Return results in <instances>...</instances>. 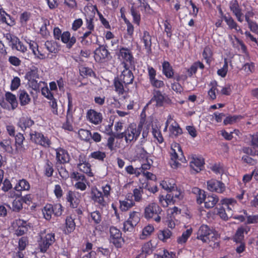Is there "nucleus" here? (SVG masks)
I'll list each match as a JSON object with an SVG mask.
<instances>
[{
  "instance_id": "obj_11",
  "label": "nucleus",
  "mask_w": 258,
  "mask_h": 258,
  "mask_svg": "<svg viewBox=\"0 0 258 258\" xmlns=\"http://www.w3.org/2000/svg\"><path fill=\"white\" fill-rule=\"evenodd\" d=\"M229 7L231 12H232L233 14L236 17L237 21L241 23L243 21L242 18L243 13L238 2L237 0L231 1L229 4Z\"/></svg>"
},
{
  "instance_id": "obj_55",
  "label": "nucleus",
  "mask_w": 258,
  "mask_h": 258,
  "mask_svg": "<svg viewBox=\"0 0 258 258\" xmlns=\"http://www.w3.org/2000/svg\"><path fill=\"white\" fill-rule=\"evenodd\" d=\"M89 157L99 161H103L106 157V154L104 152L97 151L91 153L89 155Z\"/></svg>"
},
{
  "instance_id": "obj_61",
  "label": "nucleus",
  "mask_w": 258,
  "mask_h": 258,
  "mask_svg": "<svg viewBox=\"0 0 258 258\" xmlns=\"http://www.w3.org/2000/svg\"><path fill=\"white\" fill-rule=\"evenodd\" d=\"M159 202L164 207H167L169 205L174 204L171 200L168 198L167 194L166 197H164L163 196H160Z\"/></svg>"
},
{
  "instance_id": "obj_35",
  "label": "nucleus",
  "mask_w": 258,
  "mask_h": 258,
  "mask_svg": "<svg viewBox=\"0 0 258 258\" xmlns=\"http://www.w3.org/2000/svg\"><path fill=\"white\" fill-rule=\"evenodd\" d=\"M5 98L6 100L11 104L13 110L18 106V102L15 95L10 92H7L5 94Z\"/></svg>"
},
{
  "instance_id": "obj_60",
  "label": "nucleus",
  "mask_w": 258,
  "mask_h": 258,
  "mask_svg": "<svg viewBox=\"0 0 258 258\" xmlns=\"http://www.w3.org/2000/svg\"><path fill=\"white\" fill-rule=\"evenodd\" d=\"M131 13L133 17L134 22L139 25L141 20V16L139 12L136 10V7H131Z\"/></svg>"
},
{
  "instance_id": "obj_33",
  "label": "nucleus",
  "mask_w": 258,
  "mask_h": 258,
  "mask_svg": "<svg viewBox=\"0 0 258 258\" xmlns=\"http://www.w3.org/2000/svg\"><path fill=\"white\" fill-rule=\"evenodd\" d=\"M244 232H246V233L247 232L244 228L242 227H239L233 237L234 241L237 243L243 241Z\"/></svg>"
},
{
  "instance_id": "obj_36",
  "label": "nucleus",
  "mask_w": 258,
  "mask_h": 258,
  "mask_svg": "<svg viewBox=\"0 0 258 258\" xmlns=\"http://www.w3.org/2000/svg\"><path fill=\"white\" fill-rule=\"evenodd\" d=\"M77 167L81 171L86 173L89 176H93L94 175L91 169V165L88 162L81 165H77Z\"/></svg>"
},
{
  "instance_id": "obj_57",
  "label": "nucleus",
  "mask_w": 258,
  "mask_h": 258,
  "mask_svg": "<svg viewBox=\"0 0 258 258\" xmlns=\"http://www.w3.org/2000/svg\"><path fill=\"white\" fill-rule=\"evenodd\" d=\"M152 134L154 138L157 140L159 144H161L163 142V137L161 134V131L158 127L152 128Z\"/></svg>"
},
{
  "instance_id": "obj_4",
  "label": "nucleus",
  "mask_w": 258,
  "mask_h": 258,
  "mask_svg": "<svg viewBox=\"0 0 258 258\" xmlns=\"http://www.w3.org/2000/svg\"><path fill=\"white\" fill-rule=\"evenodd\" d=\"M161 211V209L157 204L151 203L145 209V217L146 219H153L155 221L159 223L161 221L159 214Z\"/></svg>"
},
{
  "instance_id": "obj_63",
  "label": "nucleus",
  "mask_w": 258,
  "mask_h": 258,
  "mask_svg": "<svg viewBox=\"0 0 258 258\" xmlns=\"http://www.w3.org/2000/svg\"><path fill=\"white\" fill-rule=\"evenodd\" d=\"M228 71V62L227 59H225L224 64L223 67L219 69L217 71V74L219 76L224 78L226 76Z\"/></svg>"
},
{
  "instance_id": "obj_27",
  "label": "nucleus",
  "mask_w": 258,
  "mask_h": 258,
  "mask_svg": "<svg viewBox=\"0 0 258 258\" xmlns=\"http://www.w3.org/2000/svg\"><path fill=\"white\" fill-rule=\"evenodd\" d=\"M191 191L196 196L197 203L199 204L203 203L206 197L205 191L198 187H195L192 188Z\"/></svg>"
},
{
  "instance_id": "obj_30",
  "label": "nucleus",
  "mask_w": 258,
  "mask_h": 258,
  "mask_svg": "<svg viewBox=\"0 0 258 258\" xmlns=\"http://www.w3.org/2000/svg\"><path fill=\"white\" fill-rule=\"evenodd\" d=\"M167 195L168 198L171 199L173 203L182 198L181 191L177 189L176 186L173 188V189H171Z\"/></svg>"
},
{
  "instance_id": "obj_13",
  "label": "nucleus",
  "mask_w": 258,
  "mask_h": 258,
  "mask_svg": "<svg viewBox=\"0 0 258 258\" xmlns=\"http://www.w3.org/2000/svg\"><path fill=\"white\" fill-rule=\"evenodd\" d=\"M207 188L211 191L223 193L225 190V186L221 181L211 179L207 181Z\"/></svg>"
},
{
  "instance_id": "obj_44",
  "label": "nucleus",
  "mask_w": 258,
  "mask_h": 258,
  "mask_svg": "<svg viewBox=\"0 0 258 258\" xmlns=\"http://www.w3.org/2000/svg\"><path fill=\"white\" fill-rule=\"evenodd\" d=\"M67 231L68 233L72 232L75 229L76 224L72 217H67L66 220Z\"/></svg>"
},
{
  "instance_id": "obj_10",
  "label": "nucleus",
  "mask_w": 258,
  "mask_h": 258,
  "mask_svg": "<svg viewBox=\"0 0 258 258\" xmlns=\"http://www.w3.org/2000/svg\"><path fill=\"white\" fill-rule=\"evenodd\" d=\"M251 147H244L242 149L243 152L251 156H258V134L250 135Z\"/></svg>"
},
{
  "instance_id": "obj_18",
  "label": "nucleus",
  "mask_w": 258,
  "mask_h": 258,
  "mask_svg": "<svg viewBox=\"0 0 258 258\" xmlns=\"http://www.w3.org/2000/svg\"><path fill=\"white\" fill-rule=\"evenodd\" d=\"M204 163L203 157L194 156H192L190 161V166L196 172H199L202 170Z\"/></svg>"
},
{
  "instance_id": "obj_39",
  "label": "nucleus",
  "mask_w": 258,
  "mask_h": 258,
  "mask_svg": "<svg viewBox=\"0 0 258 258\" xmlns=\"http://www.w3.org/2000/svg\"><path fill=\"white\" fill-rule=\"evenodd\" d=\"M54 171L53 163L48 160L45 161L44 165V172L45 175L49 177L52 176Z\"/></svg>"
},
{
  "instance_id": "obj_38",
  "label": "nucleus",
  "mask_w": 258,
  "mask_h": 258,
  "mask_svg": "<svg viewBox=\"0 0 258 258\" xmlns=\"http://www.w3.org/2000/svg\"><path fill=\"white\" fill-rule=\"evenodd\" d=\"M127 220L128 222L132 223L136 226L140 221V213L134 211L131 212Z\"/></svg>"
},
{
  "instance_id": "obj_8",
  "label": "nucleus",
  "mask_w": 258,
  "mask_h": 258,
  "mask_svg": "<svg viewBox=\"0 0 258 258\" xmlns=\"http://www.w3.org/2000/svg\"><path fill=\"white\" fill-rule=\"evenodd\" d=\"M109 240L117 247H121L123 242L121 232L115 227L111 226L110 228Z\"/></svg>"
},
{
  "instance_id": "obj_32",
  "label": "nucleus",
  "mask_w": 258,
  "mask_h": 258,
  "mask_svg": "<svg viewBox=\"0 0 258 258\" xmlns=\"http://www.w3.org/2000/svg\"><path fill=\"white\" fill-rule=\"evenodd\" d=\"M154 231V227L151 224H148L144 227L142 233L140 235L141 239H145L149 237Z\"/></svg>"
},
{
  "instance_id": "obj_31",
  "label": "nucleus",
  "mask_w": 258,
  "mask_h": 258,
  "mask_svg": "<svg viewBox=\"0 0 258 258\" xmlns=\"http://www.w3.org/2000/svg\"><path fill=\"white\" fill-rule=\"evenodd\" d=\"M30 188V185L29 183L24 179L20 180L14 187V189L18 191L29 190Z\"/></svg>"
},
{
  "instance_id": "obj_7",
  "label": "nucleus",
  "mask_w": 258,
  "mask_h": 258,
  "mask_svg": "<svg viewBox=\"0 0 258 258\" xmlns=\"http://www.w3.org/2000/svg\"><path fill=\"white\" fill-rule=\"evenodd\" d=\"M55 241V235L54 233H48L45 236L42 235L41 239L38 241L39 248L41 252H45L49 247Z\"/></svg>"
},
{
  "instance_id": "obj_56",
  "label": "nucleus",
  "mask_w": 258,
  "mask_h": 258,
  "mask_svg": "<svg viewBox=\"0 0 258 258\" xmlns=\"http://www.w3.org/2000/svg\"><path fill=\"white\" fill-rule=\"evenodd\" d=\"M247 4L245 3L243 4V6L245 7L246 13L244 15L245 19L246 22H249L251 21V18H252L254 15V13L253 11V9L251 7L249 6L248 7H246Z\"/></svg>"
},
{
  "instance_id": "obj_15",
  "label": "nucleus",
  "mask_w": 258,
  "mask_h": 258,
  "mask_svg": "<svg viewBox=\"0 0 258 258\" xmlns=\"http://www.w3.org/2000/svg\"><path fill=\"white\" fill-rule=\"evenodd\" d=\"M119 58L123 60L124 64L129 63L132 65L134 63V58L131 49L126 47H121L119 49L118 55Z\"/></svg>"
},
{
  "instance_id": "obj_29",
  "label": "nucleus",
  "mask_w": 258,
  "mask_h": 258,
  "mask_svg": "<svg viewBox=\"0 0 258 258\" xmlns=\"http://www.w3.org/2000/svg\"><path fill=\"white\" fill-rule=\"evenodd\" d=\"M141 40L144 43L147 52L150 51L152 45L151 36L148 31H144L143 35L141 37Z\"/></svg>"
},
{
  "instance_id": "obj_16",
  "label": "nucleus",
  "mask_w": 258,
  "mask_h": 258,
  "mask_svg": "<svg viewBox=\"0 0 258 258\" xmlns=\"http://www.w3.org/2000/svg\"><path fill=\"white\" fill-rule=\"evenodd\" d=\"M127 64H124L125 69L122 72L119 77L121 80L124 85L132 84L134 79V76L132 71L127 68Z\"/></svg>"
},
{
  "instance_id": "obj_50",
  "label": "nucleus",
  "mask_w": 258,
  "mask_h": 258,
  "mask_svg": "<svg viewBox=\"0 0 258 258\" xmlns=\"http://www.w3.org/2000/svg\"><path fill=\"white\" fill-rule=\"evenodd\" d=\"M27 80L28 81V84L29 86L36 91H39L41 83L45 84V83L42 81L38 82V81L36 80V79H29Z\"/></svg>"
},
{
  "instance_id": "obj_49",
  "label": "nucleus",
  "mask_w": 258,
  "mask_h": 258,
  "mask_svg": "<svg viewBox=\"0 0 258 258\" xmlns=\"http://www.w3.org/2000/svg\"><path fill=\"white\" fill-rule=\"evenodd\" d=\"M143 189L142 187L136 188L133 190V195L134 198V202H140L142 201V194Z\"/></svg>"
},
{
  "instance_id": "obj_12",
  "label": "nucleus",
  "mask_w": 258,
  "mask_h": 258,
  "mask_svg": "<svg viewBox=\"0 0 258 258\" xmlns=\"http://www.w3.org/2000/svg\"><path fill=\"white\" fill-rule=\"evenodd\" d=\"M56 153V165L63 164L70 161V157L68 151L61 148L55 150Z\"/></svg>"
},
{
  "instance_id": "obj_43",
  "label": "nucleus",
  "mask_w": 258,
  "mask_h": 258,
  "mask_svg": "<svg viewBox=\"0 0 258 258\" xmlns=\"http://www.w3.org/2000/svg\"><path fill=\"white\" fill-rule=\"evenodd\" d=\"M192 231V230L191 228L188 229L186 231H184L182 233V235L178 238L177 240L178 243L182 244L185 243L187 239L191 235Z\"/></svg>"
},
{
  "instance_id": "obj_34",
  "label": "nucleus",
  "mask_w": 258,
  "mask_h": 258,
  "mask_svg": "<svg viewBox=\"0 0 258 258\" xmlns=\"http://www.w3.org/2000/svg\"><path fill=\"white\" fill-rule=\"evenodd\" d=\"M169 131L170 133V136L172 137H176L177 136L181 135L182 133L181 128L175 121L172 123L170 126Z\"/></svg>"
},
{
  "instance_id": "obj_46",
  "label": "nucleus",
  "mask_w": 258,
  "mask_h": 258,
  "mask_svg": "<svg viewBox=\"0 0 258 258\" xmlns=\"http://www.w3.org/2000/svg\"><path fill=\"white\" fill-rule=\"evenodd\" d=\"M162 187L169 192L176 186L173 180H163L160 183Z\"/></svg>"
},
{
  "instance_id": "obj_58",
  "label": "nucleus",
  "mask_w": 258,
  "mask_h": 258,
  "mask_svg": "<svg viewBox=\"0 0 258 258\" xmlns=\"http://www.w3.org/2000/svg\"><path fill=\"white\" fill-rule=\"evenodd\" d=\"M44 46L49 52L55 53L57 52V49L56 47V43L53 41H46L44 44Z\"/></svg>"
},
{
  "instance_id": "obj_40",
  "label": "nucleus",
  "mask_w": 258,
  "mask_h": 258,
  "mask_svg": "<svg viewBox=\"0 0 258 258\" xmlns=\"http://www.w3.org/2000/svg\"><path fill=\"white\" fill-rule=\"evenodd\" d=\"M39 77L38 68L34 66L32 67L25 75V78L27 80L38 79Z\"/></svg>"
},
{
  "instance_id": "obj_62",
  "label": "nucleus",
  "mask_w": 258,
  "mask_h": 258,
  "mask_svg": "<svg viewBox=\"0 0 258 258\" xmlns=\"http://www.w3.org/2000/svg\"><path fill=\"white\" fill-rule=\"evenodd\" d=\"M86 26L88 30L94 31V17L92 16L87 17L86 18Z\"/></svg>"
},
{
  "instance_id": "obj_54",
  "label": "nucleus",
  "mask_w": 258,
  "mask_h": 258,
  "mask_svg": "<svg viewBox=\"0 0 258 258\" xmlns=\"http://www.w3.org/2000/svg\"><path fill=\"white\" fill-rule=\"evenodd\" d=\"M218 215L224 220H227L228 218L231 217L233 213L231 211L227 212L225 208H220L218 212Z\"/></svg>"
},
{
  "instance_id": "obj_14",
  "label": "nucleus",
  "mask_w": 258,
  "mask_h": 258,
  "mask_svg": "<svg viewBox=\"0 0 258 258\" xmlns=\"http://www.w3.org/2000/svg\"><path fill=\"white\" fill-rule=\"evenodd\" d=\"M86 118L91 123L98 125L102 122L103 117L100 112L91 109L87 112Z\"/></svg>"
},
{
  "instance_id": "obj_20",
  "label": "nucleus",
  "mask_w": 258,
  "mask_h": 258,
  "mask_svg": "<svg viewBox=\"0 0 258 258\" xmlns=\"http://www.w3.org/2000/svg\"><path fill=\"white\" fill-rule=\"evenodd\" d=\"M78 195V192L72 190H69L67 194V200L70 203V206L73 208H77L79 203V200L77 198Z\"/></svg>"
},
{
  "instance_id": "obj_42",
  "label": "nucleus",
  "mask_w": 258,
  "mask_h": 258,
  "mask_svg": "<svg viewBox=\"0 0 258 258\" xmlns=\"http://www.w3.org/2000/svg\"><path fill=\"white\" fill-rule=\"evenodd\" d=\"M89 220L91 222H93L96 224H99L102 220L101 213L98 211L91 212L90 214Z\"/></svg>"
},
{
  "instance_id": "obj_47",
  "label": "nucleus",
  "mask_w": 258,
  "mask_h": 258,
  "mask_svg": "<svg viewBox=\"0 0 258 258\" xmlns=\"http://www.w3.org/2000/svg\"><path fill=\"white\" fill-rule=\"evenodd\" d=\"M60 165V166L59 165V164L56 165L58 172L61 178L66 180L68 178H69L70 176L69 172L67 171L66 168L62 165V164Z\"/></svg>"
},
{
  "instance_id": "obj_2",
  "label": "nucleus",
  "mask_w": 258,
  "mask_h": 258,
  "mask_svg": "<svg viewBox=\"0 0 258 258\" xmlns=\"http://www.w3.org/2000/svg\"><path fill=\"white\" fill-rule=\"evenodd\" d=\"M142 127V124L137 125L134 123H131L124 132L117 134L114 137L117 139L124 138L125 142L127 144L131 143L132 142L136 141L138 139L141 134Z\"/></svg>"
},
{
  "instance_id": "obj_1",
  "label": "nucleus",
  "mask_w": 258,
  "mask_h": 258,
  "mask_svg": "<svg viewBox=\"0 0 258 258\" xmlns=\"http://www.w3.org/2000/svg\"><path fill=\"white\" fill-rule=\"evenodd\" d=\"M197 238L203 242L208 243L213 248L219 247V235L207 225H202L197 233Z\"/></svg>"
},
{
  "instance_id": "obj_23",
  "label": "nucleus",
  "mask_w": 258,
  "mask_h": 258,
  "mask_svg": "<svg viewBox=\"0 0 258 258\" xmlns=\"http://www.w3.org/2000/svg\"><path fill=\"white\" fill-rule=\"evenodd\" d=\"M34 122L30 118L27 116H23L21 117L18 122V125L24 131L27 128H29L33 124Z\"/></svg>"
},
{
  "instance_id": "obj_52",
  "label": "nucleus",
  "mask_w": 258,
  "mask_h": 258,
  "mask_svg": "<svg viewBox=\"0 0 258 258\" xmlns=\"http://www.w3.org/2000/svg\"><path fill=\"white\" fill-rule=\"evenodd\" d=\"M212 55L213 53L211 47L209 46H206L204 49L203 56L208 63H210Z\"/></svg>"
},
{
  "instance_id": "obj_64",
  "label": "nucleus",
  "mask_w": 258,
  "mask_h": 258,
  "mask_svg": "<svg viewBox=\"0 0 258 258\" xmlns=\"http://www.w3.org/2000/svg\"><path fill=\"white\" fill-rule=\"evenodd\" d=\"M22 201L20 199L15 200L12 204V209L14 211L18 212L22 209Z\"/></svg>"
},
{
  "instance_id": "obj_45",
  "label": "nucleus",
  "mask_w": 258,
  "mask_h": 258,
  "mask_svg": "<svg viewBox=\"0 0 258 258\" xmlns=\"http://www.w3.org/2000/svg\"><path fill=\"white\" fill-rule=\"evenodd\" d=\"M119 78H115L114 80V86L115 91L119 94H122L124 92L123 84L121 83Z\"/></svg>"
},
{
  "instance_id": "obj_53",
  "label": "nucleus",
  "mask_w": 258,
  "mask_h": 258,
  "mask_svg": "<svg viewBox=\"0 0 258 258\" xmlns=\"http://www.w3.org/2000/svg\"><path fill=\"white\" fill-rule=\"evenodd\" d=\"M43 214L46 220H50L52 215L53 214L52 205L51 204L46 205L43 210Z\"/></svg>"
},
{
  "instance_id": "obj_17",
  "label": "nucleus",
  "mask_w": 258,
  "mask_h": 258,
  "mask_svg": "<svg viewBox=\"0 0 258 258\" xmlns=\"http://www.w3.org/2000/svg\"><path fill=\"white\" fill-rule=\"evenodd\" d=\"M165 100V97L161 91L157 90H154L153 92V97L147 104L154 103L156 106H162Z\"/></svg>"
},
{
  "instance_id": "obj_22",
  "label": "nucleus",
  "mask_w": 258,
  "mask_h": 258,
  "mask_svg": "<svg viewBox=\"0 0 258 258\" xmlns=\"http://www.w3.org/2000/svg\"><path fill=\"white\" fill-rule=\"evenodd\" d=\"M162 73L168 79L173 78L174 71L168 61H164L162 63Z\"/></svg>"
},
{
  "instance_id": "obj_5",
  "label": "nucleus",
  "mask_w": 258,
  "mask_h": 258,
  "mask_svg": "<svg viewBox=\"0 0 258 258\" xmlns=\"http://www.w3.org/2000/svg\"><path fill=\"white\" fill-rule=\"evenodd\" d=\"M30 137L31 141L37 145L46 148H49L50 146V140L47 137L44 136L41 133L31 130Z\"/></svg>"
},
{
  "instance_id": "obj_3",
  "label": "nucleus",
  "mask_w": 258,
  "mask_h": 258,
  "mask_svg": "<svg viewBox=\"0 0 258 258\" xmlns=\"http://www.w3.org/2000/svg\"><path fill=\"white\" fill-rule=\"evenodd\" d=\"M170 153V164L172 168H178L181 164L180 162L184 163L185 161L181 147L178 144H172Z\"/></svg>"
},
{
  "instance_id": "obj_6",
  "label": "nucleus",
  "mask_w": 258,
  "mask_h": 258,
  "mask_svg": "<svg viewBox=\"0 0 258 258\" xmlns=\"http://www.w3.org/2000/svg\"><path fill=\"white\" fill-rule=\"evenodd\" d=\"M91 199L100 208H104L108 205V200L97 188H93L91 192Z\"/></svg>"
},
{
  "instance_id": "obj_41",
  "label": "nucleus",
  "mask_w": 258,
  "mask_h": 258,
  "mask_svg": "<svg viewBox=\"0 0 258 258\" xmlns=\"http://www.w3.org/2000/svg\"><path fill=\"white\" fill-rule=\"evenodd\" d=\"M67 95H68V109H67V120H68L69 119L72 118L74 110H73V99L71 96V95L70 93H68Z\"/></svg>"
},
{
  "instance_id": "obj_51",
  "label": "nucleus",
  "mask_w": 258,
  "mask_h": 258,
  "mask_svg": "<svg viewBox=\"0 0 258 258\" xmlns=\"http://www.w3.org/2000/svg\"><path fill=\"white\" fill-rule=\"evenodd\" d=\"M78 134L80 138L83 140L89 141L91 139L92 134L88 130L80 129L79 131Z\"/></svg>"
},
{
  "instance_id": "obj_9",
  "label": "nucleus",
  "mask_w": 258,
  "mask_h": 258,
  "mask_svg": "<svg viewBox=\"0 0 258 258\" xmlns=\"http://www.w3.org/2000/svg\"><path fill=\"white\" fill-rule=\"evenodd\" d=\"M109 56V52L107 49L106 46L100 45L94 51V58L97 62H104Z\"/></svg>"
},
{
  "instance_id": "obj_59",
  "label": "nucleus",
  "mask_w": 258,
  "mask_h": 258,
  "mask_svg": "<svg viewBox=\"0 0 258 258\" xmlns=\"http://www.w3.org/2000/svg\"><path fill=\"white\" fill-rule=\"evenodd\" d=\"M93 31L88 30V31L84 33L83 36L80 37L81 42L83 45H89L91 44L92 41L88 40L87 38L90 35H91V36H93V35H92V32Z\"/></svg>"
},
{
  "instance_id": "obj_28",
  "label": "nucleus",
  "mask_w": 258,
  "mask_h": 258,
  "mask_svg": "<svg viewBox=\"0 0 258 258\" xmlns=\"http://www.w3.org/2000/svg\"><path fill=\"white\" fill-rule=\"evenodd\" d=\"M172 236L171 231L167 228L160 230L158 233V238L163 242H166Z\"/></svg>"
},
{
  "instance_id": "obj_48",
  "label": "nucleus",
  "mask_w": 258,
  "mask_h": 258,
  "mask_svg": "<svg viewBox=\"0 0 258 258\" xmlns=\"http://www.w3.org/2000/svg\"><path fill=\"white\" fill-rule=\"evenodd\" d=\"M17 50L21 52L22 53V57L26 59H29L31 57V54L28 52L27 48L21 42L19 44Z\"/></svg>"
},
{
  "instance_id": "obj_21",
  "label": "nucleus",
  "mask_w": 258,
  "mask_h": 258,
  "mask_svg": "<svg viewBox=\"0 0 258 258\" xmlns=\"http://www.w3.org/2000/svg\"><path fill=\"white\" fill-rule=\"evenodd\" d=\"M62 42L67 44V47L71 48L76 42V38L73 36L71 37V34L69 31L64 32L60 37Z\"/></svg>"
},
{
  "instance_id": "obj_24",
  "label": "nucleus",
  "mask_w": 258,
  "mask_h": 258,
  "mask_svg": "<svg viewBox=\"0 0 258 258\" xmlns=\"http://www.w3.org/2000/svg\"><path fill=\"white\" fill-rule=\"evenodd\" d=\"M219 201L218 197L215 195H208L205 200V206L207 209L213 208Z\"/></svg>"
},
{
  "instance_id": "obj_26",
  "label": "nucleus",
  "mask_w": 258,
  "mask_h": 258,
  "mask_svg": "<svg viewBox=\"0 0 258 258\" xmlns=\"http://www.w3.org/2000/svg\"><path fill=\"white\" fill-rule=\"evenodd\" d=\"M0 20L9 26H13L15 24L14 19L2 10H0Z\"/></svg>"
},
{
  "instance_id": "obj_19",
  "label": "nucleus",
  "mask_w": 258,
  "mask_h": 258,
  "mask_svg": "<svg viewBox=\"0 0 258 258\" xmlns=\"http://www.w3.org/2000/svg\"><path fill=\"white\" fill-rule=\"evenodd\" d=\"M222 18L226 23L230 29H234L237 32L243 34L242 30L232 17L222 15Z\"/></svg>"
},
{
  "instance_id": "obj_37",
  "label": "nucleus",
  "mask_w": 258,
  "mask_h": 258,
  "mask_svg": "<svg viewBox=\"0 0 258 258\" xmlns=\"http://www.w3.org/2000/svg\"><path fill=\"white\" fill-rule=\"evenodd\" d=\"M119 203V208L121 211H126L135 206L134 201L120 200Z\"/></svg>"
},
{
  "instance_id": "obj_25",
  "label": "nucleus",
  "mask_w": 258,
  "mask_h": 258,
  "mask_svg": "<svg viewBox=\"0 0 258 258\" xmlns=\"http://www.w3.org/2000/svg\"><path fill=\"white\" fill-rule=\"evenodd\" d=\"M18 95L21 105H26L30 102L31 98L26 91L20 90L18 92Z\"/></svg>"
}]
</instances>
